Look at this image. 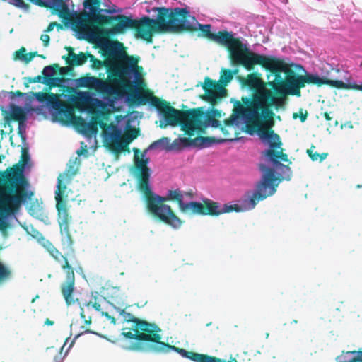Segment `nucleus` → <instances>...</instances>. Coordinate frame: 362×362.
Segmentation results:
<instances>
[{
  "label": "nucleus",
  "mask_w": 362,
  "mask_h": 362,
  "mask_svg": "<svg viewBox=\"0 0 362 362\" xmlns=\"http://www.w3.org/2000/svg\"><path fill=\"white\" fill-rule=\"evenodd\" d=\"M247 84L252 91V98L243 97V104L236 103L233 113L228 119L225 120L221 131L227 135L231 130L236 132L246 127L250 135H258L262 143L268 146L262 152L264 163L259 165L260 171L262 172V167L266 165L275 174L278 182L289 180L291 176V169L281 163L288 160L287 155L283 153L279 135L273 131H269L274 125L272 114L269 107L273 105L276 109L284 108L287 93L284 88H274L273 83L269 81L272 88L281 94L279 97L274 95L262 81L254 74L248 76Z\"/></svg>",
  "instance_id": "f257e3e1"
},
{
  "label": "nucleus",
  "mask_w": 362,
  "mask_h": 362,
  "mask_svg": "<svg viewBox=\"0 0 362 362\" xmlns=\"http://www.w3.org/2000/svg\"><path fill=\"white\" fill-rule=\"evenodd\" d=\"M161 15L164 18L159 22V27L164 29V32L200 30L204 36L225 46L229 51L232 61L235 64L243 65L247 70H251L255 64H261L267 70L285 67L275 56L255 53L250 49L245 39L237 37L233 32L219 31L212 33L211 25L200 24L185 8H165L161 11Z\"/></svg>",
  "instance_id": "f03ea898"
},
{
  "label": "nucleus",
  "mask_w": 362,
  "mask_h": 362,
  "mask_svg": "<svg viewBox=\"0 0 362 362\" xmlns=\"http://www.w3.org/2000/svg\"><path fill=\"white\" fill-rule=\"evenodd\" d=\"M280 59L285 67L273 70L268 69L270 74L267 78L273 86L276 88H284L286 93L300 95V88L305 86V83L317 85L326 84L339 89H356L362 90V79L351 74L342 64H322L320 68V73H308L305 76H296L289 74L290 68L283 58L276 57Z\"/></svg>",
  "instance_id": "7ed1b4c3"
},
{
  "label": "nucleus",
  "mask_w": 362,
  "mask_h": 362,
  "mask_svg": "<svg viewBox=\"0 0 362 362\" xmlns=\"http://www.w3.org/2000/svg\"><path fill=\"white\" fill-rule=\"evenodd\" d=\"M78 87H86L95 89L101 93L109 96L97 98L91 92H82L81 98L100 112L111 113L120 111L125 107L130 106L136 102L146 99L144 93L136 86L124 85L117 78L112 83H108L94 76H85L76 80Z\"/></svg>",
  "instance_id": "20e7f679"
},
{
  "label": "nucleus",
  "mask_w": 362,
  "mask_h": 362,
  "mask_svg": "<svg viewBox=\"0 0 362 362\" xmlns=\"http://www.w3.org/2000/svg\"><path fill=\"white\" fill-rule=\"evenodd\" d=\"M25 96V93L16 95L13 92L2 91L0 93V99L3 98L10 102L11 100L16 101L17 98L18 100ZM35 102L37 104H33V107H23L10 103L7 107L0 105V109L4 112L6 121L10 119L28 120L33 112L43 115L53 122L59 124H67L71 122L74 118L67 104L63 103L55 94L35 93Z\"/></svg>",
  "instance_id": "39448f33"
},
{
  "label": "nucleus",
  "mask_w": 362,
  "mask_h": 362,
  "mask_svg": "<svg viewBox=\"0 0 362 362\" xmlns=\"http://www.w3.org/2000/svg\"><path fill=\"white\" fill-rule=\"evenodd\" d=\"M147 202V209L155 217L160 218L165 223L174 228H178L182 225L181 220L173 212L170 206L162 204L169 200L177 201L180 211L185 214H213L209 211L206 204V199L204 204L195 200L194 196L191 192H184L179 189H170L166 196L156 194L152 191L151 185L146 182L143 186L141 191Z\"/></svg>",
  "instance_id": "423d86ee"
},
{
  "label": "nucleus",
  "mask_w": 362,
  "mask_h": 362,
  "mask_svg": "<svg viewBox=\"0 0 362 362\" xmlns=\"http://www.w3.org/2000/svg\"><path fill=\"white\" fill-rule=\"evenodd\" d=\"M45 5L55 8L62 18L69 21L71 28L78 30L86 39H93L97 35L98 28L92 22L104 23L107 19V14L122 13L123 9L114 4H105L107 8H99L94 0H86L84 7L86 13H77L74 10L71 0H45Z\"/></svg>",
  "instance_id": "0eeeda50"
},
{
  "label": "nucleus",
  "mask_w": 362,
  "mask_h": 362,
  "mask_svg": "<svg viewBox=\"0 0 362 362\" xmlns=\"http://www.w3.org/2000/svg\"><path fill=\"white\" fill-rule=\"evenodd\" d=\"M159 126L165 128L167 126L180 124L183 131L189 135L199 134L204 128L208 127H217L219 122L216 117H220L221 112L214 108L209 109L206 113L200 111L180 112L164 105L158 106Z\"/></svg>",
  "instance_id": "6e6552de"
},
{
  "label": "nucleus",
  "mask_w": 362,
  "mask_h": 362,
  "mask_svg": "<svg viewBox=\"0 0 362 362\" xmlns=\"http://www.w3.org/2000/svg\"><path fill=\"white\" fill-rule=\"evenodd\" d=\"M261 180L255 185L253 191L247 192L245 195L234 204L221 206L211 200L206 201L209 211L214 215L230 212L233 210L236 212L246 211L254 209L258 202L273 195L276 187L280 182L275 177L268 166L262 167Z\"/></svg>",
  "instance_id": "1a4fd4ad"
},
{
  "label": "nucleus",
  "mask_w": 362,
  "mask_h": 362,
  "mask_svg": "<svg viewBox=\"0 0 362 362\" xmlns=\"http://www.w3.org/2000/svg\"><path fill=\"white\" fill-rule=\"evenodd\" d=\"M104 49L109 53L106 63L124 85L137 87L141 85V76L137 70V60L127 56L119 42L107 41Z\"/></svg>",
  "instance_id": "9d476101"
},
{
  "label": "nucleus",
  "mask_w": 362,
  "mask_h": 362,
  "mask_svg": "<svg viewBox=\"0 0 362 362\" xmlns=\"http://www.w3.org/2000/svg\"><path fill=\"white\" fill-rule=\"evenodd\" d=\"M164 8H153L156 13L150 19L147 16H144L140 19L134 18L132 16H124L119 15L114 19H119V21L112 28V33H121L127 28H134L136 29V37H141L145 40L151 41L153 32H164V29L159 27L160 21L162 20L161 11Z\"/></svg>",
  "instance_id": "9b49d317"
},
{
  "label": "nucleus",
  "mask_w": 362,
  "mask_h": 362,
  "mask_svg": "<svg viewBox=\"0 0 362 362\" xmlns=\"http://www.w3.org/2000/svg\"><path fill=\"white\" fill-rule=\"evenodd\" d=\"M138 336L140 337V341L139 340L134 346V349H136L159 353H168L170 351H174L183 358L190 359L194 362L197 356L200 354L161 342L160 341L161 336L158 333L144 334Z\"/></svg>",
  "instance_id": "f8f14e48"
},
{
  "label": "nucleus",
  "mask_w": 362,
  "mask_h": 362,
  "mask_svg": "<svg viewBox=\"0 0 362 362\" xmlns=\"http://www.w3.org/2000/svg\"><path fill=\"white\" fill-rule=\"evenodd\" d=\"M71 112L73 119L67 124H61L62 125L68 126L74 125L77 130L81 132L86 138L88 144L81 142V148L77 151L79 156H86L88 154V148H95L97 144L96 134L98 132L97 122H87L85 119L80 117H76L74 114V108L70 105H67Z\"/></svg>",
  "instance_id": "ddd939ff"
},
{
  "label": "nucleus",
  "mask_w": 362,
  "mask_h": 362,
  "mask_svg": "<svg viewBox=\"0 0 362 362\" xmlns=\"http://www.w3.org/2000/svg\"><path fill=\"white\" fill-rule=\"evenodd\" d=\"M117 312H118L120 316H122L124 319L127 322H133L135 323L134 326L135 328L130 330V328H125L123 329L122 334L126 338L129 339L134 340L132 342V344L128 347L132 350H136L134 349V346L136 345V342L139 340L140 337L138 335L144 334V333H141L139 332V329L148 332L150 333H157L160 332L159 327L155 324H151L145 321H139L136 319L132 314L125 312L124 309L117 308L113 305H110ZM141 351L140 349H139Z\"/></svg>",
  "instance_id": "4468645a"
},
{
  "label": "nucleus",
  "mask_w": 362,
  "mask_h": 362,
  "mask_svg": "<svg viewBox=\"0 0 362 362\" xmlns=\"http://www.w3.org/2000/svg\"><path fill=\"white\" fill-rule=\"evenodd\" d=\"M66 181L67 175H59L57 180V189L55 190L56 207L58 211V223L62 234H64L65 235H68L69 234V224L71 220L68 214L66 200L68 196L66 186Z\"/></svg>",
  "instance_id": "2eb2a0df"
},
{
  "label": "nucleus",
  "mask_w": 362,
  "mask_h": 362,
  "mask_svg": "<svg viewBox=\"0 0 362 362\" xmlns=\"http://www.w3.org/2000/svg\"><path fill=\"white\" fill-rule=\"evenodd\" d=\"M170 139L167 137H164L159 140H157L153 142L147 149H146L141 154V158L139 156V151L136 149L134 160L136 163V167L137 170L139 172V174L141 176V179L140 180L139 188L140 190H143V186L146 182L148 185H151L150 183V176H151V170L146 166V165L149 163V158L147 156V152L148 151H151L153 149H160L163 150L166 148L169 145Z\"/></svg>",
  "instance_id": "dca6fc26"
},
{
  "label": "nucleus",
  "mask_w": 362,
  "mask_h": 362,
  "mask_svg": "<svg viewBox=\"0 0 362 362\" xmlns=\"http://www.w3.org/2000/svg\"><path fill=\"white\" fill-rule=\"evenodd\" d=\"M233 76L232 71L224 70L220 78L221 83L206 78L204 82V93L202 98L212 105L218 103L226 94V90L223 86H226L233 78Z\"/></svg>",
  "instance_id": "f3484780"
},
{
  "label": "nucleus",
  "mask_w": 362,
  "mask_h": 362,
  "mask_svg": "<svg viewBox=\"0 0 362 362\" xmlns=\"http://www.w3.org/2000/svg\"><path fill=\"white\" fill-rule=\"evenodd\" d=\"M97 125L99 124L103 129L104 143L105 144L114 152H121L125 149L128 144L132 140L129 136L122 135L121 129L111 124L109 127L105 128L106 124L101 121H95Z\"/></svg>",
  "instance_id": "a211bd4d"
},
{
  "label": "nucleus",
  "mask_w": 362,
  "mask_h": 362,
  "mask_svg": "<svg viewBox=\"0 0 362 362\" xmlns=\"http://www.w3.org/2000/svg\"><path fill=\"white\" fill-rule=\"evenodd\" d=\"M21 199L17 195L8 194L5 190L0 189V227L6 225L9 216L13 211L19 206Z\"/></svg>",
  "instance_id": "6ab92c4d"
},
{
  "label": "nucleus",
  "mask_w": 362,
  "mask_h": 362,
  "mask_svg": "<svg viewBox=\"0 0 362 362\" xmlns=\"http://www.w3.org/2000/svg\"><path fill=\"white\" fill-rule=\"evenodd\" d=\"M107 305V302L103 296L93 297L90 302L81 308V316L84 319L86 325L90 324V320H86V312L90 308L95 309L96 311H101V315L107 317V320L113 325L115 324V317L108 314L107 312H104L105 306Z\"/></svg>",
  "instance_id": "aec40b11"
},
{
  "label": "nucleus",
  "mask_w": 362,
  "mask_h": 362,
  "mask_svg": "<svg viewBox=\"0 0 362 362\" xmlns=\"http://www.w3.org/2000/svg\"><path fill=\"white\" fill-rule=\"evenodd\" d=\"M21 164L13 167L8 173V176L12 178H20L23 177L31 167V160L28 151L22 148Z\"/></svg>",
  "instance_id": "412c9836"
},
{
  "label": "nucleus",
  "mask_w": 362,
  "mask_h": 362,
  "mask_svg": "<svg viewBox=\"0 0 362 362\" xmlns=\"http://www.w3.org/2000/svg\"><path fill=\"white\" fill-rule=\"evenodd\" d=\"M189 146H199L204 148L208 146V139L202 137H197L193 140L187 138H178L173 141L170 148L173 150H179Z\"/></svg>",
  "instance_id": "4be33fe9"
},
{
  "label": "nucleus",
  "mask_w": 362,
  "mask_h": 362,
  "mask_svg": "<svg viewBox=\"0 0 362 362\" xmlns=\"http://www.w3.org/2000/svg\"><path fill=\"white\" fill-rule=\"evenodd\" d=\"M74 290V274L73 272H69L66 276V281L62 286V293L66 302L71 305L75 302L71 294Z\"/></svg>",
  "instance_id": "5701e85b"
},
{
  "label": "nucleus",
  "mask_w": 362,
  "mask_h": 362,
  "mask_svg": "<svg viewBox=\"0 0 362 362\" xmlns=\"http://www.w3.org/2000/svg\"><path fill=\"white\" fill-rule=\"evenodd\" d=\"M337 362H362V351H343L336 358Z\"/></svg>",
  "instance_id": "b1692460"
},
{
  "label": "nucleus",
  "mask_w": 362,
  "mask_h": 362,
  "mask_svg": "<svg viewBox=\"0 0 362 362\" xmlns=\"http://www.w3.org/2000/svg\"><path fill=\"white\" fill-rule=\"evenodd\" d=\"M134 122V117L131 114L125 116H117L116 124L117 129H121L124 132L131 129L132 122Z\"/></svg>",
  "instance_id": "393cba45"
},
{
  "label": "nucleus",
  "mask_w": 362,
  "mask_h": 362,
  "mask_svg": "<svg viewBox=\"0 0 362 362\" xmlns=\"http://www.w3.org/2000/svg\"><path fill=\"white\" fill-rule=\"evenodd\" d=\"M87 57L83 54H76L70 52L67 57V62L71 65H81L86 61Z\"/></svg>",
  "instance_id": "a878e982"
},
{
  "label": "nucleus",
  "mask_w": 362,
  "mask_h": 362,
  "mask_svg": "<svg viewBox=\"0 0 362 362\" xmlns=\"http://www.w3.org/2000/svg\"><path fill=\"white\" fill-rule=\"evenodd\" d=\"M83 333H93L94 334H96V335H98L101 337H103L102 335L99 334L98 333H96V332H92V331H89V330H86L82 333H80V334H76L74 338L72 339L69 348L67 349V350L65 352V354L63 358H61L58 356H55L54 357V362H63V359L64 358V357L68 354L69 350L71 349V347L74 345L75 342H76V340L81 335L83 334Z\"/></svg>",
  "instance_id": "bb28decb"
},
{
  "label": "nucleus",
  "mask_w": 362,
  "mask_h": 362,
  "mask_svg": "<svg viewBox=\"0 0 362 362\" xmlns=\"http://www.w3.org/2000/svg\"><path fill=\"white\" fill-rule=\"evenodd\" d=\"M46 243L47 245L48 250L51 253V255L53 256L54 258H55L57 260L60 261L59 258L61 257L64 261V264L62 266L64 269L69 268V265L66 259L64 258V257L54 247L52 246V245L46 241Z\"/></svg>",
  "instance_id": "cd10ccee"
},
{
  "label": "nucleus",
  "mask_w": 362,
  "mask_h": 362,
  "mask_svg": "<svg viewBox=\"0 0 362 362\" xmlns=\"http://www.w3.org/2000/svg\"><path fill=\"white\" fill-rule=\"evenodd\" d=\"M22 226L23 227V228L25 229L28 234H29L33 238L37 239L40 243L46 242L45 238L42 237V235L32 226L24 225Z\"/></svg>",
  "instance_id": "c85d7f7f"
},
{
  "label": "nucleus",
  "mask_w": 362,
  "mask_h": 362,
  "mask_svg": "<svg viewBox=\"0 0 362 362\" xmlns=\"http://www.w3.org/2000/svg\"><path fill=\"white\" fill-rule=\"evenodd\" d=\"M314 150H315L314 146H312L310 148L307 150V153L313 161H317V160L322 161L327 158V153H323L320 154V153L315 152Z\"/></svg>",
  "instance_id": "c756f323"
},
{
  "label": "nucleus",
  "mask_w": 362,
  "mask_h": 362,
  "mask_svg": "<svg viewBox=\"0 0 362 362\" xmlns=\"http://www.w3.org/2000/svg\"><path fill=\"white\" fill-rule=\"evenodd\" d=\"M11 276L9 268L0 262V284L8 280Z\"/></svg>",
  "instance_id": "7c9ffc66"
},
{
  "label": "nucleus",
  "mask_w": 362,
  "mask_h": 362,
  "mask_svg": "<svg viewBox=\"0 0 362 362\" xmlns=\"http://www.w3.org/2000/svg\"><path fill=\"white\" fill-rule=\"evenodd\" d=\"M218 358L209 356L208 355L199 354V356H197V358H195V362H217Z\"/></svg>",
  "instance_id": "2f4dec72"
},
{
  "label": "nucleus",
  "mask_w": 362,
  "mask_h": 362,
  "mask_svg": "<svg viewBox=\"0 0 362 362\" xmlns=\"http://www.w3.org/2000/svg\"><path fill=\"white\" fill-rule=\"evenodd\" d=\"M16 191H17V194L16 195L18 196L20 199L21 200V196L19 194V193H20L19 189H17ZM21 202H20L19 206H18V208H16L13 211V213L12 214V215L11 216H9V218H8V221L6 222V225L5 226H4V227H0V229L6 228L7 227V226H8V222L9 219L13 218V217H14L16 218V221H18V218H16V216L18 214V210H19V209L21 207Z\"/></svg>",
  "instance_id": "473e14b6"
},
{
  "label": "nucleus",
  "mask_w": 362,
  "mask_h": 362,
  "mask_svg": "<svg viewBox=\"0 0 362 362\" xmlns=\"http://www.w3.org/2000/svg\"><path fill=\"white\" fill-rule=\"evenodd\" d=\"M25 50V49H23L21 51L18 52V58L22 61L28 62L31 60V59L33 57L31 54H24L23 52H24Z\"/></svg>",
  "instance_id": "72a5a7b5"
},
{
  "label": "nucleus",
  "mask_w": 362,
  "mask_h": 362,
  "mask_svg": "<svg viewBox=\"0 0 362 362\" xmlns=\"http://www.w3.org/2000/svg\"><path fill=\"white\" fill-rule=\"evenodd\" d=\"M55 73V70L52 66H45L42 71L43 75L47 77L54 76Z\"/></svg>",
  "instance_id": "f704fd0d"
},
{
  "label": "nucleus",
  "mask_w": 362,
  "mask_h": 362,
  "mask_svg": "<svg viewBox=\"0 0 362 362\" xmlns=\"http://www.w3.org/2000/svg\"><path fill=\"white\" fill-rule=\"evenodd\" d=\"M27 120H21L18 121V131L21 136L23 138L24 134H25L26 131V124L25 122Z\"/></svg>",
  "instance_id": "c9c22d12"
},
{
  "label": "nucleus",
  "mask_w": 362,
  "mask_h": 362,
  "mask_svg": "<svg viewBox=\"0 0 362 362\" xmlns=\"http://www.w3.org/2000/svg\"><path fill=\"white\" fill-rule=\"evenodd\" d=\"M30 214L32 216H35V218H42V220H43V221H44V218H47V217L42 214L41 210H40V209L37 212L31 211Z\"/></svg>",
  "instance_id": "e433bc0d"
},
{
  "label": "nucleus",
  "mask_w": 362,
  "mask_h": 362,
  "mask_svg": "<svg viewBox=\"0 0 362 362\" xmlns=\"http://www.w3.org/2000/svg\"><path fill=\"white\" fill-rule=\"evenodd\" d=\"M55 26L58 27V28H59V29H62V25H59V24H58L57 23H51L49 25V26H48V28H47V32H49V31L52 30Z\"/></svg>",
  "instance_id": "4c0bfd02"
},
{
  "label": "nucleus",
  "mask_w": 362,
  "mask_h": 362,
  "mask_svg": "<svg viewBox=\"0 0 362 362\" xmlns=\"http://www.w3.org/2000/svg\"><path fill=\"white\" fill-rule=\"evenodd\" d=\"M41 40L45 43V45L47 46L49 41V36L47 34L42 35L40 37Z\"/></svg>",
  "instance_id": "58836bf2"
},
{
  "label": "nucleus",
  "mask_w": 362,
  "mask_h": 362,
  "mask_svg": "<svg viewBox=\"0 0 362 362\" xmlns=\"http://www.w3.org/2000/svg\"><path fill=\"white\" fill-rule=\"evenodd\" d=\"M71 69L72 68L71 66L61 67L59 71L62 75H64L70 71Z\"/></svg>",
  "instance_id": "ea45409f"
},
{
  "label": "nucleus",
  "mask_w": 362,
  "mask_h": 362,
  "mask_svg": "<svg viewBox=\"0 0 362 362\" xmlns=\"http://www.w3.org/2000/svg\"><path fill=\"white\" fill-rule=\"evenodd\" d=\"M300 120L301 122H304L306 119V115H307V112H305V113H303V111H300Z\"/></svg>",
  "instance_id": "a19ab883"
},
{
  "label": "nucleus",
  "mask_w": 362,
  "mask_h": 362,
  "mask_svg": "<svg viewBox=\"0 0 362 362\" xmlns=\"http://www.w3.org/2000/svg\"><path fill=\"white\" fill-rule=\"evenodd\" d=\"M45 325H48V326H52L54 325V322L52 321L49 320V319H47L45 322Z\"/></svg>",
  "instance_id": "79ce46f5"
},
{
  "label": "nucleus",
  "mask_w": 362,
  "mask_h": 362,
  "mask_svg": "<svg viewBox=\"0 0 362 362\" xmlns=\"http://www.w3.org/2000/svg\"><path fill=\"white\" fill-rule=\"evenodd\" d=\"M69 339H70V337L66 339V340L65 343L64 344L63 346L61 348L60 353H62V351H63L64 346H66V343L69 341Z\"/></svg>",
  "instance_id": "37998d69"
},
{
  "label": "nucleus",
  "mask_w": 362,
  "mask_h": 362,
  "mask_svg": "<svg viewBox=\"0 0 362 362\" xmlns=\"http://www.w3.org/2000/svg\"><path fill=\"white\" fill-rule=\"evenodd\" d=\"M298 117V113H294L293 115V117L294 119H296Z\"/></svg>",
  "instance_id": "c03bdc74"
},
{
  "label": "nucleus",
  "mask_w": 362,
  "mask_h": 362,
  "mask_svg": "<svg viewBox=\"0 0 362 362\" xmlns=\"http://www.w3.org/2000/svg\"><path fill=\"white\" fill-rule=\"evenodd\" d=\"M51 80L54 81H61L59 78H52Z\"/></svg>",
  "instance_id": "a18cd8bd"
},
{
  "label": "nucleus",
  "mask_w": 362,
  "mask_h": 362,
  "mask_svg": "<svg viewBox=\"0 0 362 362\" xmlns=\"http://www.w3.org/2000/svg\"><path fill=\"white\" fill-rule=\"evenodd\" d=\"M73 325H70L71 329H72Z\"/></svg>",
  "instance_id": "49530a36"
}]
</instances>
